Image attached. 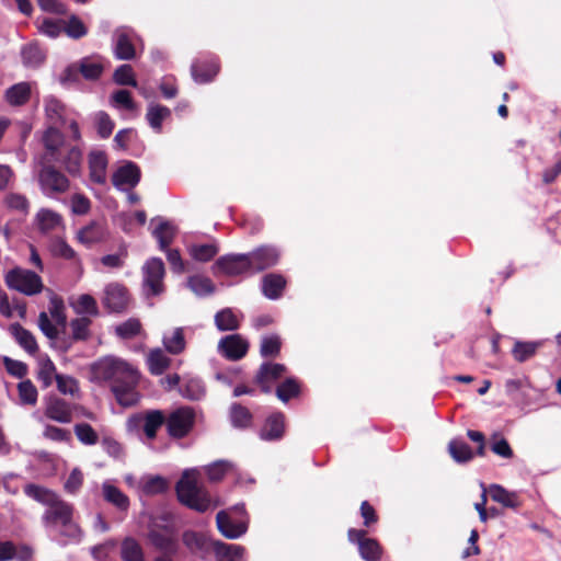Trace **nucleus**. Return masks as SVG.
Instances as JSON below:
<instances>
[{"label":"nucleus","mask_w":561,"mask_h":561,"mask_svg":"<svg viewBox=\"0 0 561 561\" xmlns=\"http://www.w3.org/2000/svg\"><path fill=\"white\" fill-rule=\"evenodd\" d=\"M95 378L111 382V389L117 402L125 408L133 407L139 401L138 373L127 362L107 356L99 359L92 366Z\"/></svg>","instance_id":"f257e3e1"},{"label":"nucleus","mask_w":561,"mask_h":561,"mask_svg":"<svg viewBox=\"0 0 561 561\" xmlns=\"http://www.w3.org/2000/svg\"><path fill=\"white\" fill-rule=\"evenodd\" d=\"M179 501L186 507L205 513L219 505L209 492L199 483V472L196 469H187L175 485Z\"/></svg>","instance_id":"f03ea898"},{"label":"nucleus","mask_w":561,"mask_h":561,"mask_svg":"<svg viewBox=\"0 0 561 561\" xmlns=\"http://www.w3.org/2000/svg\"><path fill=\"white\" fill-rule=\"evenodd\" d=\"M73 506L60 497H57L53 504L48 506L43 515L45 526L62 527L60 534L70 539H78L81 537L80 527L72 520Z\"/></svg>","instance_id":"7ed1b4c3"},{"label":"nucleus","mask_w":561,"mask_h":561,"mask_svg":"<svg viewBox=\"0 0 561 561\" xmlns=\"http://www.w3.org/2000/svg\"><path fill=\"white\" fill-rule=\"evenodd\" d=\"M164 275L165 270L162 260L152 257L146 262L142 267V293L147 298L160 296L164 293Z\"/></svg>","instance_id":"20e7f679"},{"label":"nucleus","mask_w":561,"mask_h":561,"mask_svg":"<svg viewBox=\"0 0 561 561\" xmlns=\"http://www.w3.org/2000/svg\"><path fill=\"white\" fill-rule=\"evenodd\" d=\"M165 426L170 437L184 438L194 427L196 413L191 407H180L165 415Z\"/></svg>","instance_id":"39448f33"},{"label":"nucleus","mask_w":561,"mask_h":561,"mask_svg":"<svg viewBox=\"0 0 561 561\" xmlns=\"http://www.w3.org/2000/svg\"><path fill=\"white\" fill-rule=\"evenodd\" d=\"M165 414L161 410H147L131 415L127 425L131 430H141L148 440L157 437L158 430L165 425Z\"/></svg>","instance_id":"423d86ee"},{"label":"nucleus","mask_w":561,"mask_h":561,"mask_svg":"<svg viewBox=\"0 0 561 561\" xmlns=\"http://www.w3.org/2000/svg\"><path fill=\"white\" fill-rule=\"evenodd\" d=\"M7 285L24 295L33 296L42 291L43 283L41 277L28 270L14 268L7 274Z\"/></svg>","instance_id":"0eeeda50"},{"label":"nucleus","mask_w":561,"mask_h":561,"mask_svg":"<svg viewBox=\"0 0 561 561\" xmlns=\"http://www.w3.org/2000/svg\"><path fill=\"white\" fill-rule=\"evenodd\" d=\"M38 183L42 192L47 196L64 194L70 186L68 178L51 164L42 167L38 173Z\"/></svg>","instance_id":"6e6552de"},{"label":"nucleus","mask_w":561,"mask_h":561,"mask_svg":"<svg viewBox=\"0 0 561 561\" xmlns=\"http://www.w3.org/2000/svg\"><path fill=\"white\" fill-rule=\"evenodd\" d=\"M254 382L264 393L274 392L280 399V364L264 362L260 365Z\"/></svg>","instance_id":"1a4fd4ad"},{"label":"nucleus","mask_w":561,"mask_h":561,"mask_svg":"<svg viewBox=\"0 0 561 561\" xmlns=\"http://www.w3.org/2000/svg\"><path fill=\"white\" fill-rule=\"evenodd\" d=\"M128 289L121 283H110L104 287L102 304L108 312L122 313L129 305Z\"/></svg>","instance_id":"9d476101"},{"label":"nucleus","mask_w":561,"mask_h":561,"mask_svg":"<svg viewBox=\"0 0 561 561\" xmlns=\"http://www.w3.org/2000/svg\"><path fill=\"white\" fill-rule=\"evenodd\" d=\"M217 528L227 539H238L248 531L249 517L234 518L231 512L220 511L216 516Z\"/></svg>","instance_id":"9b49d317"},{"label":"nucleus","mask_w":561,"mask_h":561,"mask_svg":"<svg viewBox=\"0 0 561 561\" xmlns=\"http://www.w3.org/2000/svg\"><path fill=\"white\" fill-rule=\"evenodd\" d=\"M365 536L366 531L363 529L350 528L347 531L350 542L357 545L358 552L365 561H378L382 552L379 542Z\"/></svg>","instance_id":"f8f14e48"},{"label":"nucleus","mask_w":561,"mask_h":561,"mask_svg":"<svg viewBox=\"0 0 561 561\" xmlns=\"http://www.w3.org/2000/svg\"><path fill=\"white\" fill-rule=\"evenodd\" d=\"M220 71V61L216 56L199 58L191 65V76L198 84L211 82Z\"/></svg>","instance_id":"ddd939ff"},{"label":"nucleus","mask_w":561,"mask_h":561,"mask_svg":"<svg viewBox=\"0 0 561 561\" xmlns=\"http://www.w3.org/2000/svg\"><path fill=\"white\" fill-rule=\"evenodd\" d=\"M249 351V342L240 334L226 335L218 343V352L229 360L242 359Z\"/></svg>","instance_id":"4468645a"},{"label":"nucleus","mask_w":561,"mask_h":561,"mask_svg":"<svg viewBox=\"0 0 561 561\" xmlns=\"http://www.w3.org/2000/svg\"><path fill=\"white\" fill-rule=\"evenodd\" d=\"M34 226L44 234L58 233L65 229L62 216L49 208H41L34 217Z\"/></svg>","instance_id":"2eb2a0df"},{"label":"nucleus","mask_w":561,"mask_h":561,"mask_svg":"<svg viewBox=\"0 0 561 561\" xmlns=\"http://www.w3.org/2000/svg\"><path fill=\"white\" fill-rule=\"evenodd\" d=\"M44 414L51 421L67 424L72 421V405L57 396H49L45 399Z\"/></svg>","instance_id":"dca6fc26"},{"label":"nucleus","mask_w":561,"mask_h":561,"mask_svg":"<svg viewBox=\"0 0 561 561\" xmlns=\"http://www.w3.org/2000/svg\"><path fill=\"white\" fill-rule=\"evenodd\" d=\"M216 264L228 275H239L251 267V262L247 254H228L218 259Z\"/></svg>","instance_id":"f3484780"},{"label":"nucleus","mask_w":561,"mask_h":561,"mask_svg":"<svg viewBox=\"0 0 561 561\" xmlns=\"http://www.w3.org/2000/svg\"><path fill=\"white\" fill-rule=\"evenodd\" d=\"M107 238L106 225L104 221L94 220L78 231L77 239L80 243H102Z\"/></svg>","instance_id":"a211bd4d"},{"label":"nucleus","mask_w":561,"mask_h":561,"mask_svg":"<svg viewBox=\"0 0 561 561\" xmlns=\"http://www.w3.org/2000/svg\"><path fill=\"white\" fill-rule=\"evenodd\" d=\"M65 136L56 127H48L43 136V144L46 149L48 162L57 161L60 156V148L64 146Z\"/></svg>","instance_id":"6ab92c4d"},{"label":"nucleus","mask_w":561,"mask_h":561,"mask_svg":"<svg viewBox=\"0 0 561 561\" xmlns=\"http://www.w3.org/2000/svg\"><path fill=\"white\" fill-rule=\"evenodd\" d=\"M107 156L104 151H91L89 153L90 179L96 184L106 181Z\"/></svg>","instance_id":"aec40b11"},{"label":"nucleus","mask_w":561,"mask_h":561,"mask_svg":"<svg viewBox=\"0 0 561 561\" xmlns=\"http://www.w3.org/2000/svg\"><path fill=\"white\" fill-rule=\"evenodd\" d=\"M153 226L152 234L157 239L159 245H170L178 234V227L169 220L162 218H153L151 220Z\"/></svg>","instance_id":"412c9836"},{"label":"nucleus","mask_w":561,"mask_h":561,"mask_svg":"<svg viewBox=\"0 0 561 561\" xmlns=\"http://www.w3.org/2000/svg\"><path fill=\"white\" fill-rule=\"evenodd\" d=\"M140 169L134 162H127L117 169L112 176V183L114 186H121L127 184L131 187L136 186L140 181Z\"/></svg>","instance_id":"4be33fe9"},{"label":"nucleus","mask_w":561,"mask_h":561,"mask_svg":"<svg viewBox=\"0 0 561 561\" xmlns=\"http://www.w3.org/2000/svg\"><path fill=\"white\" fill-rule=\"evenodd\" d=\"M159 527L157 523V518L153 519L151 529L149 531V540L150 542L158 549L162 551H173L174 550V541L172 538V530L169 526H164L162 530H158Z\"/></svg>","instance_id":"5701e85b"},{"label":"nucleus","mask_w":561,"mask_h":561,"mask_svg":"<svg viewBox=\"0 0 561 561\" xmlns=\"http://www.w3.org/2000/svg\"><path fill=\"white\" fill-rule=\"evenodd\" d=\"M92 321L88 317H80L70 321V328L72 335L70 340L61 341V347L64 351H68L71 346L72 341H85L90 336V325Z\"/></svg>","instance_id":"b1692460"},{"label":"nucleus","mask_w":561,"mask_h":561,"mask_svg":"<svg viewBox=\"0 0 561 561\" xmlns=\"http://www.w3.org/2000/svg\"><path fill=\"white\" fill-rule=\"evenodd\" d=\"M490 496L494 502L502 504L504 507L516 510L522 505L517 492H511L500 484H492L490 486Z\"/></svg>","instance_id":"393cba45"},{"label":"nucleus","mask_w":561,"mask_h":561,"mask_svg":"<svg viewBox=\"0 0 561 561\" xmlns=\"http://www.w3.org/2000/svg\"><path fill=\"white\" fill-rule=\"evenodd\" d=\"M102 493L104 500L115 506L121 512H127L129 508V499L115 485L104 482L102 484Z\"/></svg>","instance_id":"a878e982"},{"label":"nucleus","mask_w":561,"mask_h":561,"mask_svg":"<svg viewBox=\"0 0 561 561\" xmlns=\"http://www.w3.org/2000/svg\"><path fill=\"white\" fill-rule=\"evenodd\" d=\"M211 546L215 551L216 561H239L244 553V548L239 545L214 541Z\"/></svg>","instance_id":"bb28decb"},{"label":"nucleus","mask_w":561,"mask_h":561,"mask_svg":"<svg viewBox=\"0 0 561 561\" xmlns=\"http://www.w3.org/2000/svg\"><path fill=\"white\" fill-rule=\"evenodd\" d=\"M57 161H60L66 171L72 175L78 176L81 173L82 165V151L77 146H71L67 149L66 154Z\"/></svg>","instance_id":"cd10ccee"},{"label":"nucleus","mask_w":561,"mask_h":561,"mask_svg":"<svg viewBox=\"0 0 561 561\" xmlns=\"http://www.w3.org/2000/svg\"><path fill=\"white\" fill-rule=\"evenodd\" d=\"M31 98V85L28 82H20L10 87L5 92V99L13 106H21Z\"/></svg>","instance_id":"c85d7f7f"},{"label":"nucleus","mask_w":561,"mask_h":561,"mask_svg":"<svg viewBox=\"0 0 561 561\" xmlns=\"http://www.w3.org/2000/svg\"><path fill=\"white\" fill-rule=\"evenodd\" d=\"M171 359L160 348L151 350L147 356L148 369L152 375H162L170 366Z\"/></svg>","instance_id":"c756f323"},{"label":"nucleus","mask_w":561,"mask_h":561,"mask_svg":"<svg viewBox=\"0 0 561 561\" xmlns=\"http://www.w3.org/2000/svg\"><path fill=\"white\" fill-rule=\"evenodd\" d=\"M56 366L48 356H43L37 363V380L42 383L43 388L51 386L53 380H56Z\"/></svg>","instance_id":"7c9ffc66"},{"label":"nucleus","mask_w":561,"mask_h":561,"mask_svg":"<svg viewBox=\"0 0 561 561\" xmlns=\"http://www.w3.org/2000/svg\"><path fill=\"white\" fill-rule=\"evenodd\" d=\"M71 307L77 314L83 317H98L100 313L96 300L89 294L78 296V298L71 302Z\"/></svg>","instance_id":"2f4dec72"},{"label":"nucleus","mask_w":561,"mask_h":561,"mask_svg":"<svg viewBox=\"0 0 561 561\" xmlns=\"http://www.w3.org/2000/svg\"><path fill=\"white\" fill-rule=\"evenodd\" d=\"M163 345L171 354H180L185 348V339L182 328H175L163 335Z\"/></svg>","instance_id":"473e14b6"},{"label":"nucleus","mask_w":561,"mask_h":561,"mask_svg":"<svg viewBox=\"0 0 561 561\" xmlns=\"http://www.w3.org/2000/svg\"><path fill=\"white\" fill-rule=\"evenodd\" d=\"M24 493L28 497H32L33 500L46 506H49L57 497H59V495L54 491L33 483L26 484L24 486Z\"/></svg>","instance_id":"72a5a7b5"},{"label":"nucleus","mask_w":561,"mask_h":561,"mask_svg":"<svg viewBox=\"0 0 561 561\" xmlns=\"http://www.w3.org/2000/svg\"><path fill=\"white\" fill-rule=\"evenodd\" d=\"M448 451L451 458L459 463H465L473 458L471 447L462 439H451L448 444Z\"/></svg>","instance_id":"f704fd0d"},{"label":"nucleus","mask_w":561,"mask_h":561,"mask_svg":"<svg viewBox=\"0 0 561 561\" xmlns=\"http://www.w3.org/2000/svg\"><path fill=\"white\" fill-rule=\"evenodd\" d=\"M22 62L26 67L37 68L45 60V54L37 44H28L22 48Z\"/></svg>","instance_id":"c9c22d12"},{"label":"nucleus","mask_w":561,"mask_h":561,"mask_svg":"<svg viewBox=\"0 0 561 561\" xmlns=\"http://www.w3.org/2000/svg\"><path fill=\"white\" fill-rule=\"evenodd\" d=\"M114 54L115 57L119 60H131L135 58V46L126 33H121L117 35Z\"/></svg>","instance_id":"e433bc0d"},{"label":"nucleus","mask_w":561,"mask_h":561,"mask_svg":"<svg viewBox=\"0 0 561 561\" xmlns=\"http://www.w3.org/2000/svg\"><path fill=\"white\" fill-rule=\"evenodd\" d=\"M215 324L219 331H233L240 325L237 314L230 308H225L215 314Z\"/></svg>","instance_id":"4c0bfd02"},{"label":"nucleus","mask_w":561,"mask_h":561,"mask_svg":"<svg viewBox=\"0 0 561 561\" xmlns=\"http://www.w3.org/2000/svg\"><path fill=\"white\" fill-rule=\"evenodd\" d=\"M121 557L124 561H145L141 546L134 538H125L121 546Z\"/></svg>","instance_id":"58836bf2"},{"label":"nucleus","mask_w":561,"mask_h":561,"mask_svg":"<svg viewBox=\"0 0 561 561\" xmlns=\"http://www.w3.org/2000/svg\"><path fill=\"white\" fill-rule=\"evenodd\" d=\"M171 115L169 107L160 104L150 105L146 117L149 125L156 130L161 131L162 122Z\"/></svg>","instance_id":"ea45409f"},{"label":"nucleus","mask_w":561,"mask_h":561,"mask_svg":"<svg viewBox=\"0 0 561 561\" xmlns=\"http://www.w3.org/2000/svg\"><path fill=\"white\" fill-rule=\"evenodd\" d=\"M541 346V342H522L517 341L514 344L512 354L518 363H524L531 358L537 350Z\"/></svg>","instance_id":"a19ab883"},{"label":"nucleus","mask_w":561,"mask_h":561,"mask_svg":"<svg viewBox=\"0 0 561 561\" xmlns=\"http://www.w3.org/2000/svg\"><path fill=\"white\" fill-rule=\"evenodd\" d=\"M260 437L263 440H276L280 437V417L277 413L268 416L261 428Z\"/></svg>","instance_id":"79ce46f5"},{"label":"nucleus","mask_w":561,"mask_h":561,"mask_svg":"<svg viewBox=\"0 0 561 561\" xmlns=\"http://www.w3.org/2000/svg\"><path fill=\"white\" fill-rule=\"evenodd\" d=\"M230 420L234 427L244 428L251 424L252 414L248 408L233 403L230 407Z\"/></svg>","instance_id":"37998d69"},{"label":"nucleus","mask_w":561,"mask_h":561,"mask_svg":"<svg viewBox=\"0 0 561 561\" xmlns=\"http://www.w3.org/2000/svg\"><path fill=\"white\" fill-rule=\"evenodd\" d=\"M12 332L18 343L28 353L33 354L37 351V343L33 334L22 328L20 324L12 325Z\"/></svg>","instance_id":"c03bdc74"},{"label":"nucleus","mask_w":561,"mask_h":561,"mask_svg":"<svg viewBox=\"0 0 561 561\" xmlns=\"http://www.w3.org/2000/svg\"><path fill=\"white\" fill-rule=\"evenodd\" d=\"M141 331V323L136 318H129L115 327V334L123 339L129 340L137 336Z\"/></svg>","instance_id":"a18cd8bd"},{"label":"nucleus","mask_w":561,"mask_h":561,"mask_svg":"<svg viewBox=\"0 0 561 561\" xmlns=\"http://www.w3.org/2000/svg\"><path fill=\"white\" fill-rule=\"evenodd\" d=\"M180 393L187 400L197 401L205 396V387L201 380L190 379L180 388Z\"/></svg>","instance_id":"49530a36"},{"label":"nucleus","mask_w":561,"mask_h":561,"mask_svg":"<svg viewBox=\"0 0 561 561\" xmlns=\"http://www.w3.org/2000/svg\"><path fill=\"white\" fill-rule=\"evenodd\" d=\"M183 543L193 552L204 551L208 548V539L199 533L187 530L183 534Z\"/></svg>","instance_id":"de8ad7c7"},{"label":"nucleus","mask_w":561,"mask_h":561,"mask_svg":"<svg viewBox=\"0 0 561 561\" xmlns=\"http://www.w3.org/2000/svg\"><path fill=\"white\" fill-rule=\"evenodd\" d=\"M78 64L81 76L87 80H98L103 72V65L90 58H83Z\"/></svg>","instance_id":"09e8293b"},{"label":"nucleus","mask_w":561,"mask_h":561,"mask_svg":"<svg viewBox=\"0 0 561 561\" xmlns=\"http://www.w3.org/2000/svg\"><path fill=\"white\" fill-rule=\"evenodd\" d=\"M141 489L147 495L160 494L168 489V482L160 476L146 477L141 480Z\"/></svg>","instance_id":"8fccbe9b"},{"label":"nucleus","mask_w":561,"mask_h":561,"mask_svg":"<svg viewBox=\"0 0 561 561\" xmlns=\"http://www.w3.org/2000/svg\"><path fill=\"white\" fill-rule=\"evenodd\" d=\"M490 448L499 457L511 459L514 456L508 442L499 433H494L490 438Z\"/></svg>","instance_id":"3c124183"},{"label":"nucleus","mask_w":561,"mask_h":561,"mask_svg":"<svg viewBox=\"0 0 561 561\" xmlns=\"http://www.w3.org/2000/svg\"><path fill=\"white\" fill-rule=\"evenodd\" d=\"M73 432L80 443L83 445H95L99 442V435L88 423H78L73 427Z\"/></svg>","instance_id":"603ef678"},{"label":"nucleus","mask_w":561,"mask_h":561,"mask_svg":"<svg viewBox=\"0 0 561 561\" xmlns=\"http://www.w3.org/2000/svg\"><path fill=\"white\" fill-rule=\"evenodd\" d=\"M45 111L48 119L54 124H65V105L57 99L50 98L45 102Z\"/></svg>","instance_id":"864d4df0"},{"label":"nucleus","mask_w":561,"mask_h":561,"mask_svg":"<svg viewBox=\"0 0 561 561\" xmlns=\"http://www.w3.org/2000/svg\"><path fill=\"white\" fill-rule=\"evenodd\" d=\"M4 203L8 208L26 216L30 211V201L23 194L10 193L5 196Z\"/></svg>","instance_id":"5fc2aeb1"},{"label":"nucleus","mask_w":561,"mask_h":561,"mask_svg":"<svg viewBox=\"0 0 561 561\" xmlns=\"http://www.w3.org/2000/svg\"><path fill=\"white\" fill-rule=\"evenodd\" d=\"M113 80L115 81V83L119 85H130L134 88L137 87V81L135 79L133 67L127 64L121 65L114 71Z\"/></svg>","instance_id":"6e6d98bb"},{"label":"nucleus","mask_w":561,"mask_h":561,"mask_svg":"<svg viewBox=\"0 0 561 561\" xmlns=\"http://www.w3.org/2000/svg\"><path fill=\"white\" fill-rule=\"evenodd\" d=\"M19 398L23 404L34 405L37 402V389L31 380L18 385Z\"/></svg>","instance_id":"4d7b16f0"},{"label":"nucleus","mask_w":561,"mask_h":561,"mask_svg":"<svg viewBox=\"0 0 561 561\" xmlns=\"http://www.w3.org/2000/svg\"><path fill=\"white\" fill-rule=\"evenodd\" d=\"M262 290L264 296L270 299L278 298L280 295V276L276 274L264 276Z\"/></svg>","instance_id":"13d9d810"},{"label":"nucleus","mask_w":561,"mask_h":561,"mask_svg":"<svg viewBox=\"0 0 561 561\" xmlns=\"http://www.w3.org/2000/svg\"><path fill=\"white\" fill-rule=\"evenodd\" d=\"M188 287L198 296H206L214 291V285L207 277L193 276L188 279Z\"/></svg>","instance_id":"bf43d9fd"},{"label":"nucleus","mask_w":561,"mask_h":561,"mask_svg":"<svg viewBox=\"0 0 561 561\" xmlns=\"http://www.w3.org/2000/svg\"><path fill=\"white\" fill-rule=\"evenodd\" d=\"M65 33L73 39H79L87 35L88 30L77 15H71L66 23Z\"/></svg>","instance_id":"052dcab7"},{"label":"nucleus","mask_w":561,"mask_h":561,"mask_svg":"<svg viewBox=\"0 0 561 561\" xmlns=\"http://www.w3.org/2000/svg\"><path fill=\"white\" fill-rule=\"evenodd\" d=\"M280 350V341L277 335L264 336L261 340L260 355L264 358L273 357Z\"/></svg>","instance_id":"680f3d73"},{"label":"nucleus","mask_w":561,"mask_h":561,"mask_svg":"<svg viewBox=\"0 0 561 561\" xmlns=\"http://www.w3.org/2000/svg\"><path fill=\"white\" fill-rule=\"evenodd\" d=\"M96 121V130L101 138H108L114 129V122L110 117V115L105 112H99L95 117Z\"/></svg>","instance_id":"e2e57ef3"},{"label":"nucleus","mask_w":561,"mask_h":561,"mask_svg":"<svg viewBox=\"0 0 561 561\" xmlns=\"http://www.w3.org/2000/svg\"><path fill=\"white\" fill-rule=\"evenodd\" d=\"M57 388L62 394L76 397L79 393L78 382L75 378L65 375H56Z\"/></svg>","instance_id":"0e129e2a"},{"label":"nucleus","mask_w":561,"mask_h":561,"mask_svg":"<svg viewBox=\"0 0 561 561\" xmlns=\"http://www.w3.org/2000/svg\"><path fill=\"white\" fill-rule=\"evenodd\" d=\"M230 468V463L225 460L216 461L206 468L207 477L210 481H220Z\"/></svg>","instance_id":"69168bd1"},{"label":"nucleus","mask_w":561,"mask_h":561,"mask_svg":"<svg viewBox=\"0 0 561 561\" xmlns=\"http://www.w3.org/2000/svg\"><path fill=\"white\" fill-rule=\"evenodd\" d=\"M83 483V473L79 468L72 469L68 479L66 480L64 488L69 494H76L80 490Z\"/></svg>","instance_id":"338daca9"},{"label":"nucleus","mask_w":561,"mask_h":561,"mask_svg":"<svg viewBox=\"0 0 561 561\" xmlns=\"http://www.w3.org/2000/svg\"><path fill=\"white\" fill-rule=\"evenodd\" d=\"M91 202L83 194H75L71 197V210L76 215H85L90 211Z\"/></svg>","instance_id":"774afa93"}]
</instances>
